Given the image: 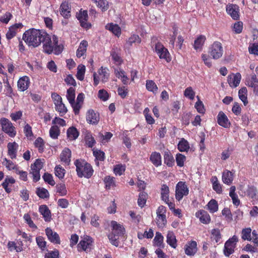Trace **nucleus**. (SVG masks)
<instances>
[{"label":"nucleus","mask_w":258,"mask_h":258,"mask_svg":"<svg viewBox=\"0 0 258 258\" xmlns=\"http://www.w3.org/2000/svg\"><path fill=\"white\" fill-rule=\"evenodd\" d=\"M196 216L199 218L200 221L204 224H208L211 221L209 214L205 210H199L196 213Z\"/></svg>","instance_id":"aec40b11"},{"label":"nucleus","mask_w":258,"mask_h":258,"mask_svg":"<svg viewBox=\"0 0 258 258\" xmlns=\"http://www.w3.org/2000/svg\"><path fill=\"white\" fill-rule=\"evenodd\" d=\"M86 120L90 124H97L99 121V115L93 110L90 109L87 113Z\"/></svg>","instance_id":"a211bd4d"},{"label":"nucleus","mask_w":258,"mask_h":258,"mask_svg":"<svg viewBox=\"0 0 258 258\" xmlns=\"http://www.w3.org/2000/svg\"><path fill=\"white\" fill-rule=\"evenodd\" d=\"M217 122L220 125L225 128L230 126V122L227 116L222 111H220L217 115Z\"/></svg>","instance_id":"412c9836"},{"label":"nucleus","mask_w":258,"mask_h":258,"mask_svg":"<svg viewBox=\"0 0 258 258\" xmlns=\"http://www.w3.org/2000/svg\"><path fill=\"white\" fill-rule=\"evenodd\" d=\"M104 181L106 188L109 189L115 186V180L113 177L107 176L104 178Z\"/></svg>","instance_id":"5fc2aeb1"},{"label":"nucleus","mask_w":258,"mask_h":258,"mask_svg":"<svg viewBox=\"0 0 258 258\" xmlns=\"http://www.w3.org/2000/svg\"><path fill=\"white\" fill-rule=\"evenodd\" d=\"M76 167V172L79 177H84L90 178L94 172L92 166L86 161L82 159H77L75 162Z\"/></svg>","instance_id":"20e7f679"},{"label":"nucleus","mask_w":258,"mask_h":258,"mask_svg":"<svg viewBox=\"0 0 258 258\" xmlns=\"http://www.w3.org/2000/svg\"><path fill=\"white\" fill-rule=\"evenodd\" d=\"M256 192L257 189L255 186H248L245 192V194L249 198L253 199L255 197Z\"/></svg>","instance_id":"09e8293b"},{"label":"nucleus","mask_w":258,"mask_h":258,"mask_svg":"<svg viewBox=\"0 0 258 258\" xmlns=\"http://www.w3.org/2000/svg\"><path fill=\"white\" fill-rule=\"evenodd\" d=\"M195 92L191 87H187L184 92V95L190 100H193L195 97Z\"/></svg>","instance_id":"338daca9"},{"label":"nucleus","mask_w":258,"mask_h":258,"mask_svg":"<svg viewBox=\"0 0 258 258\" xmlns=\"http://www.w3.org/2000/svg\"><path fill=\"white\" fill-rule=\"evenodd\" d=\"M45 233L50 241L55 244L60 243V241L58 234L56 232L53 231L50 228H46L45 229Z\"/></svg>","instance_id":"dca6fc26"},{"label":"nucleus","mask_w":258,"mask_h":258,"mask_svg":"<svg viewBox=\"0 0 258 258\" xmlns=\"http://www.w3.org/2000/svg\"><path fill=\"white\" fill-rule=\"evenodd\" d=\"M60 131L59 127L57 125H53L51 127L49 130V135L50 137L53 139H56L59 135Z\"/></svg>","instance_id":"3c124183"},{"label":"nucleus","mask_w":258,"mask_h":258,"mask_svg":"<svg viewBox=\"0 0 258 258\" xmlns=\"http://www.w3.org/2000/svg\"><path fill=\"white\" fill-rule=\"evenodd\" d=\"M209 53L214 59L220 58L223 53L222 44L218 41L214 42L209 47Z\"/></svg>","instance_id":"423d86ee"},{"label":"nucleus","mask_w":258,"mask_h":258,"mask_svg":"<svg viewBox=\"0 0 258 258\" xmlns=\"http://www.w3.org/2000/svg\"><path fill=\"white\" fill-rule=\"evenodd\" d=\"M86 68L84 65H79L77 68V78L78 80L82 81L84 79Z\"/></svg>","instance_id":"de8ad7c7"},{"label":"nucleus","mask_w":258,"mask_h":258,"mask_svg":"<svg viewBox=\"0 0 258 258\" xmlns=\"http://www.w3.org/2000/svg\"><path fill=\"white\" fill-rule=\"evenodd\" d=\"M68 139L70 141L75 140L79 136V133L75 127H69L67 132Z\"/></svg>","instance_id":"c85d7f7f"},{"label":"nucleus","mask_w":258,"mask_h":258,"mask_svg":"<svg viewBox=\"0 0 258 258\" xmlns=\"http://www.w3.org/2000/svg\"><path fill=\"white\" fill-rule=\"evenodd\" d=\"M234 172L228 170L223 171L222 176V180L223 183L227 185H230L234 179Z\"/></svg>","instance_id":"6ab92c4d"},{"label":"nucleus","mask_w":258,"mask_h":258,"mask_svg":"<svg viewBox=\"0 0 258 258\" xmlns=\"http://www.w3.org/2000/svg\"><path fill=\"white\" fill-rule=\"evenodd\" d=\"M155 51L160 59H165L168 62L171 61V58L168 49L161 42L156 43Z\"/></svg>","instance_id":"0eeeda50"},{"label":"nucleus","mask_w":258,"mask_h":258,"mask_svg":"<svg viewBox=\"0 0 258 258\" xmlns=\"http://www.w3.org/2000/svg\"><path fill=\"white\" fill-rule=\"evenodd\" d=\"M93 242V240L92 238L89 236H85L80 241L78 245V248L79 250H80V249H82L86 252L90 251L91 249Z\"/></svg>","instance_id":"9b49d317"},{"label":"nucleus","mask_w":258,"mask_h":258,"mask_svg":"<svg viewBox=\"0 0 258 258\" xmlns=\"http://www.w3.org/2000/svg\"><path fill=\"white\" fill-rule=\"evenodd\" d=\"M58 39L56 36L53 35L51 37L45 32L41 42L43 51L49 54L52 53L56 55L60 54L63 49V46L61 44H58Z\"/></svg>","instance_id":"f257e3e1"},{"label":"nucleus","mask_w":258,"mask_h":258,"mask_svg":"<svg viewBox=\"0 0 258 258\" xmlns=\"http://www.w3.org/2000/svg\"><path fill=\"white\" fill-rule=\"evenodd\" d=\"M213 188L217 194H221L222 188L221 185L219 183L218 178L216 176H213L211 178Z\"/></svg>","instance_id":"e433bc0d"},{"label":"nucleus","mask_w":258,"mask_h":258,"mask_svg":"<svg viewBox=\"0 0 258 258\" xmlns=\"http://www.w3.org/2000/svg\"><path fill=\"white\" fill-rule=\"evenodd\" d=\"M45 32L43 30L31 28L24 33L22 39L29 46L36 47L41 44Z\"/></svg>","instance_id":"f03ea898"},{"label":"nucleus","mask_w":258,"mask_h":258,"mask_svg":"<svg viewBox=\"0 0 258 258\" xmlns=\"http://www.w3.org/2000/svg\"><path fill=\"white\" fill-rule=\"evenodd\" d=\"M146 88L147 89L150 91L154 93H156L158 87L155 84V83L152 81V80H147L146 81Z\"/></svg>","instance_id":"49530a36"},{"label":"nucleus","mask_w":258,"mask_h":258,"mask_svg":"<svg viewBox=\"0 0 258 258\" xmlns=\"http://www.w3.org/2000/svg\"><path fill=\"white\" fill-rule=\"evenodd\" d=\"M54 171L55 176L59 179H61L63 178L66 173V170L64 168L60 165H58L55 167Z\"/></svg>","instance_id":"8fccbe9b"},{"label":"nucleus","mask_w":258,"mask_h":258,"mask_svg":"<svg viewBox=\"0 0 258 258\" xmlns=\"http://www.w3.org/2000/svg\"><path fill=\"white\" fill-rule=\"evenodd\" d=\"M56 192L61 196H64L67 195V190L64 184H60L56 186Z\"/></svg>","instance_id":"69168bd1"},{"label":"nucleus","mask_w":258,"mask_h":258,"mask_svg":"<svg viewBox=\"0 0 258 258\" xmlns=\"http://www.w3.org/2000/svg\"><path fill=\"white\" fill-rule=\"evenodd\" d=\"M175 160L177 165L179 167L184 166V163L186 160V157L180 153H177L176 155Z\"/></svg>","instance_id":"13d9d810"},{"label":"nucleus","mask_w":258,"mask_h":258,"mask_svg":"<svg viewBox=\"0 0 258 258\" xmlns=\"http://www.w3.org/2000/svg\"><path fill=\"white\" fill-rule=\"evenodd\" d=\"M248 50L250 54H253L258 56V44L253 43L249 45Z\"/></svg>","instance_id":"774afa93"},{"label":"nucleus","mask_w":258,"mask_h":258,"mask_svg":"<svg viewBox=\"0 0 258 258\" xmlns=\"http://www.w3.org/2000/svg\"><path fill=\"white\" fill-rule=\"evenodd\" d=\"M35 147L37 148L39 152H43L44 149V143L43 140L40 138H38L34 142Z\"/></svg>","instance_id":"6e6d98bb"},{"label":"nucleus","mask_w":258,"mask_h":258,"mask_svg":"<svg viewBox=\"0 0 258 258\" xmlns=\"http://www.w3.org/2000/svg\"><path fill=\"white\" fill-rule=\"evenodd\" d=\"M185 253L188 256L194 255L197 252V243L195 241L188 242L184 248Z\"/></svg>","instance_id":"f3484780"},{"label":"nucleus","mask_w":258,"mask_h":258,"mask_svg":"<svg viewBox=\"0 0 258 258\" xmlns=\"http://www.w3.org/2000/svg\"><path fill=\"white\" fill-rule=\"evenodd\" d=\"M0 124L3 132L7 134L10 137L13 138L16 135V130L13 123L6 118L0 119Z\"/></svg>","instance_id":"39448f33"},{"label":"nucleus","mask_w":258,"mask_h":258,"mask_svg":"<svg viewBox=\"0 0 258 258\" xmlns=\"http://www.w3.org/2000/svg\"><path fill=\"white\" fill-rule=\"evenodd\" d=\"M141 42V38L136 34H132L126 40L124 44V47L129 49L133 44H140Z\"/></svg>","instance_id":"5701e85b"},{"label":"nucleus","mask_w":258,"mask_h":258,"mask_svg":"<svg viewBox=\"0 0 258 258\" xmlns=\"http://www.w3.org/2000/svg\"><path fill=\"white\" fill-rule=\"evenodd\" d=\"M111 226L112 228V232L108 235V238L113 245L117 247L119 245L118 239L124 234L125 230L122 225L115 221H111Z\"/></svg>","instance_id":"7ed1b4c3"},{"label":"nucleus","mask_w":258,"mask_h":258,"mask_svg":"<svg viewBox=\"0 0 258 258\" xmlns=\"http://www.w3.org/2000/svg\"><path fill=\"white\" fill-rule=\"evenodd\" d=\"M247 85L254 90L258 87V80L255 75L251 76L250 79L247 82Z\"/></svg>","instance_id":"4d7b16f0"},{"label":"nucleus","mask_w":258,"mask_h":258,"mask_svg":"<svg viewBox=\"0 0 258 258\" xmlns=\"http://www.w3.org/2000/svg\"><path fill=\"white\" fill-rule=\"evenodd\" d=\"M42 178L45 182L48 183L51 185L53 186L55 183L54 180L53 179L52 175L48 173H45L42 176Z\"/></svg>","instance_id":"e2e57ef3"},{"label":"nucleus","mask_w":258,"mask_h":258,"mask_svg":"<svg viewBox=\"0 0 258 258\" xmlns=\"http://www.w3.org/2000/svg\"><path fill=\"white\" fill-rule=\"evenodd\" d=\"M55 106L56 110L59 112L60 114H61V115H62L67 113V107L65 106L62 102H61L60 103H58Z\"/></svg>","instance_id":"0e129e2a"},{"label":"nucleus","mask_w":258,"mask_h":258,"mask_svg":"<svg viewBox=\"0 0 258 258\" xmlns=\"http://www.w3.org/2000/svg\"><path fill=\"white\" fill-rule=\"evenodd\" d=\"M164 163L169 167H172L174 164V159L170 151H167L164 154Z\"/></svg>","instance_id":"473e14b6"},{"label":"nucleus","mask_w":258,"mask_h":258,"mask_svg":"<svg viewBox=\"0 0 258 258\" xmlns=\"http://www.w3.org/2000/svg\"><path fill=\"white\" fill-rule=\"evenodd\" d=\"M206 37L204 35L199 36L195 40L194 43V48L198 50H201L206 40Z\"/></svg>","instance_id":"c9c22d12"},{"label":"nucleus","mask_w":258,"mask_h":258,"mask_svg":"<svg viewBox=\"0 0 258 258\" xmlns=\"http://www.w3.org/2000/svg\"><path fill=\"white\" fill-rule=\"evenodd\" d=\"M247 90L246 87H242L238 91V96L240 99L243 102L244 105H246L248 102L247 100Z\"/></svg>","instance_id":"a19ab883"},{"label":"nucleus","mask_w":258,"mask_h":258,"mask_svg":"<svg viewBox=\"0 0 258 258\" xmlns=\"http://www.w3.org/2000/svg\"><path fill=\"white\" fill-rule=\"evenodd\" d=\"M166 242L172 247L175 248L177 246L176 239L174 233L169 231L166 236Z\"/></svg>","instance_id":"bb28decb"},{"label":"nucleus","mask_w":258,"mask_h":258,"mask_svg":"<svg viewBox=\"0 0 258 258\" xmlns=\"http://www.w3.org/2000/svg\"><path fill=\"white\" fill-rule=\"evenodd\" d=\"M7 147L9 156H10L12 159L16 158L18 145L16 142L9 143Z\"/></svg>","instance_id":"b1692460"},{"label":"nucleus","mask_w":258,"mask_h":258,"mask_svg":"<svg viewBox=\"0 0 258 258\" xmlns=\"http://www.w3.org/2000/svg\"><path fill=\"white\" fill-rule=\"evenodd\" d=\"M177 148L180 152H188L190 147L189 143L185 139L182 138L177 145Z\"/></svg>","instance_id":"2f4dec72"},{"label":"nucleus","mask_w":258,"mask_h":258,"mask_svg":"<svg viewBox=\"0 0 258 258\" xmlns=\"http://www.w3.org/2000/svg\"><path fill=\"white\" fill-rule=\"evenodd\" d=\"M39 211L43 216V217L46 222L50 221L51 219V212L47 206L41 205L39 208Z\"/></svg>","instance_id":"393cba45"},{"label":"nucleus","mask_w":258,"mask_h":258,"mask_svg":"<svg viewBox=\"0 0 258 258\" xmlns=\"http://www.w3.org/2000/svg\"><path fill=\"white\" fill-rule=\"evenodd\" d=\"M77 18L83 28L88 29L91 27V24L87 22L88 16L87 11H81L77 15Z\"/></svg>","instance_id":"ddd939ff"},{"label":"nucleus","mask_w":258,"mask_h":258,"mask_svg":"<svg viewBox=\"0 0 258 258\" xmlns=\"http://www.w3.org/2000/svg\"><path fill=\"white\" fill-rule=\"evenodd\" d=\"M66 96L70 103L74 102L75 98V89L73 87H70L68 89Z\"/></svg>","instance_id":"864d4df0"},{"label":"nucleus","mask_w":258,"mask_h":258,"mask_svg":"<svg viewBox=\"0 0 258 258\" xmlns=\"http://www.w3.org/2000/svg\"><path fill=\"white\" fill-rule=\"evenodd\" d=\"M207 206L210 213H214L218 210V205L217 202L214 199L210 200L208 203Z\"/></svg>","instance_id":"ea45409f"},{"label":"nucleus","mask_w":258,"mask_h":258,"mask_svg":"<svg viewBox=\"0 0 258 258\" xmlns=\"http://www.w3.org/2000/svg\"><path fill=\"white\" fill-rule=\"evenodd\" d=\"M98 73L103 83L107 82L109 77V73L107 68L101 67L100 69H99Z\"/></svg>","instance_id":"7c9ffc66"},{"label":"nucleus","mask_w":258,"mask_h":258,"mask_svg":"<svg viewBox=\"0 0 258 258\" xmlns=\"http://www.w3.org/2000/svg\"><path fill=\"white\" fill-rule=\"evenodd\" d=\"M3 164L10 170L14 169L16 171V169H18L17 166L15 165L12 161L8 160L7 158H5L4 159Z\"/></svg>","instance_id":"052dcab7"},{"label":"nucleus","mask_w":258,"mask_h":258,"mask_svg":"<svg viewBox=\"0 0 258 258\" xmlns=\"http://www.w3.org/2000/svg\"><path fill=\"white\" fill-rule=\"evenodd\" d=\"M226 12L234 20H237L239 17V9L236 5L228 4L227 5Z\"/></svg>","instance_id":"2eb2a0df"},{"label":"nucleus","mask_w":258,"mask_h":258,"mask_svg":"<svg viewBox=\"0 0 258 258\" xmlns=\"http://www.w3.org/2000/svg\"><path fill=\"white\" fill-rule=\"evenodd\" d=\"M43 166V163L41 159H38L31 165V168L32 172H30L33 175V180L34 182L38 181L40 178V170Z\"/></svg>","instance_id":"1a4fd4ad"},{"label":"nucleus","mask_w":258,"mask_h":258,"mask_svg":"<svg viewBox=\"0 0 258 258\" xmlns=\"http://www.w3.org/2000/svg\"><path fill=\"white\" fill-rule=\"evenodd\" d=\"M156 220L157 225L160 228L164 227L166 225L167 223L166 216H157Z\"/></svg>","instance_id":"bf43d9fd"},{"label":"nucleus","mask_w":258,"mask_h":258,"mask_svg":"<svg viewBox=\"0 0 258 258\" xmlns=\"http://www.w3.org/2000/svg\"><path fill=\"white\" fill-rule=\"evenodd\" d=\"M30 84L29 78L27 76L20 77L17 82V87L19 91L24 92L28 89Z\"/></svg>","instance_id":"f8f14e48"},{"label":"nucleus","mask_w":258,"mask_h":258,"mask_svg":"<svg viewBox=\"0 0 258 258\" xmlns=\"http://www.w3.org/2000/svg\"><path fill=\"white\" fill-rule=\"evenodd\" d=\"M71 151L68 148H64L61 153L60 158L61 162L69 165L71 162Z\"/></svg>","instance_id":"a878e982"},{"label":"nucleus","mask_w":258,"mask_h":258,"mask_svg":"<svg viewBox=\"0 0 258 258\" xmlns=\"http://www.w3.org/2000/svg\"><path fill=\"white\" fill-rule=\"evenodd\" d=\"M236 187L235 186H232L230 188L229 196L232 200L233 204L237 206L240 204V201L238 199L237 194L235 193Z\"/></svg>","instance_id":"f704fd0d"},{"label":"nucleus","mask_w":258,"mask_h":258,"mask_svg":"<svg viewBox=\"0 0 258 258\" xmlns=\"http://www.w3.org/2000/svg\"><path fill=\"white\" fill-rule=\"evenodd\" d=\"M188 188L185 182L179 181L176 185L175 198L178 201H180L184 196L188 194Z\"/></svg>","instance_id":"9d476101"},{"label":"nucleus","mask_w":258,"mask_h":258,"mask_svg":"<svg viewBox=\"0 0 258 258\" xmlns=\"http://www.w3.org/2000/svg\"><path fill=\"white\" fill-rule=\"evenodd\" d=\"M37 195L41 199H46L49 197L48 190L43 187H39L36 190Z\"/></svg>","instance_id":"a18cd8bd"},{"label":"nucleus","mask_w":258,"mask_h":258,"mask_svg":"<svg viewBox=\"0 0 258 258\" xmlns=\"http://www.w3.org/2000/svg\"><path fill=\"white\" fill-rule=\"evenodd\" d=\"M169 189L166 184H163L161 188V198L164 202L168 201L169 199Z\"/></svg>","instance_id":"4c0bfd02"},{"label":"nucleus","mask_w":258,"mask_h":258,"mask_svg":"<svg viewBox=\"0 0 258 258\" xmlns=\"http://www.w3.org/2000/svg\"><path fill=\"white\" fill-rule=\"evenodd\" d=\"M60 13L64 18L71 16V6L68 2H63L60 6Z\"/></svg>","instance_id":"4be33fe9"},{"label":"nucleus","mask_w":258,"mask_h":258,"mask_svg":"<svg viewBox=\"0 0 258 258\" xmlns=\"http://www.w3.org/2000/svg\"><path fill=\"white\" fill-rule=\"evenodd\" d=\"M105 28L117 36H119L121 34L120 28L117 24H108L105 26Z\"/></svg>","instance_id":"72a5a7b5"},{"label":"nucleus","mask_w":258,"mask_h":258,"mask_svg":"<svg viewBox=\"0 0 258 258\" xmlns=\"http://www.w3.org/2000/svg\"><path fill=\"white\" fill-rule=\"evenodd\" d=\"M251 233V229L250 228L243 229L241 231V238L244 240L250 241L252 239Z\"/></svg>","instance_id":"37998d69"},{"label":"nucleus","mask_w":258,"mask_h":258,"mask_svg":"<svg viewBox=\"0 0 258 258\" xmlns=\"http://www.w3.org/2000/svg\"><path fill=\"white\" fill-rule=\"evenodd\" d=\"M148 198V195L144 191L141 192L139 196V199L138 200V205L143 208L146 204V201Z\"/></svg>","instance_id":"79ce46f5"},{"label":"nucleus","mask_w":258,"mask_h":258,"mask_svg":"<svg viewBox=\"0 0 258 258\" xmlns=\"http://www.w3.org/2000/svg\"><path fill=\"white\" fill-rule=\"evenodd\" d=\"M198 101L196 103L195 107L196 108L197 111L202 114L205 113V109L204 106L203 102L200 100L199 96H197Z\"/></svg>","instance_id":"680f3d73"},{"label":"nucleus","mask_w":258,"mask_h":258,"mask_svg":"<svg viewBox=\"0 0 258 258\" xmlns=\"http://www.w3.org/2000/svg\"><path fill=\"white\" fill-rule=\"evenodd\" d=\"M87 46L88 42L87 41L83 40L81 42L76 52L78 57H81L84 55L86 52Z\"/></svg>","instance_id":"c756f323"},{"label":"nucleus","mask_w":258,"mask_h":258,"mask_svg":"<svg viewBox=\"0 0 258 258\" xmlns=\"http://www.w3.org/2000/svg\"><path fill=\"white\" fill-rule=\"evenodd\" d=\"M150 159L151 162L156 167L161 165V156L159 153L153 152L150 156Z\"/></svg>","instance_id":"cd10ccee"},{"label":"nucleus","mask_w":258,"mask_h":258,"mask_svg":"<svg viewBox=\"0 0 258 258\" xmlns=\"http://www.w3.org/2000/svg\"><path fill=\"white\" fill-rule=\"evenodd\" d=\"M238 239L236 236L234 235L230 238L224 244L223 252L226 256H229L234 251V248Z\"/></svg>","instance_id":"6e6552de"},{"label":"nucleus","mask_w":258,"mask_h":258,"mask_svg":"<svg viewBox=\"0 0 258 258\" xmlns=\"http://www.w3.org/2000/svg\"><path fill=\"white\" fill-rule=\"evenodd\" d=\"M96 4L98 7L101 9L102 11H105L109 8L108 3L106 0H96L93 2Z\"/></svg>","instance_id":"603ef678"},{"label":"nucleus","mask_w":258,"mask_h":258,"mask_svg":"<svg viewBox=\"0 0 258 258\" xmlns=\"http://www.w3.org/2000/svg\"><path fill=\"white\" fill-rule=\"evenodd\" d=\"M211 238L212 240L215 241L216 243L220 241L222 238L220 231L218 228H215L211 230Z\"/></svg>","instance_id":"58836bf2"},{"label":"nucleus","mask_w":258,"mask_h":258,"mask_svg":"<svg viewBox=\"0 0 258 258\" xmlns=\"http://www.w3.org/2000/svg\"><path fill=\"white\" fill-rule=\"evenodd\" d=\"M241 76L239 73L231 74L227 77V82L232 88H235L239 84Z\"/></svg>","instance_id":"4468645a"},{"label":"nucleus","mask_w":258,"mask_h":258,"mask_svg":"<svg viewBox=\"0 0 258 258\" xmlns=\"http://www.w3.org/2000/svg\"><path fill=\"white\" fill-rule=\"evenodd\" d=\"M163 240L164 237L162 234L159 232H157L154 239L155 245L159 247H163Z\"/></svg>","instance_id":"c03bdc74"}]
</instances>
